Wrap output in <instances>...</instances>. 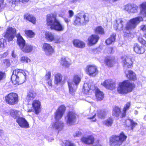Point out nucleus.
Segmentation results:
<instances>
[{
  "mask_svg": "<svg viewBox=\"0 0 146 146\" xmlns=\"http://www.w3.org/2000/svg\"><path fill=\"white\" fill-rule=\"evenodd\" d=\"M96 116V114L94 113V115H93L92 117H88V119H91L92 121L95 122L96 121V119L95 118Z\"/></svg>",
  "mask_w": 146,
  "mask_h": 146,
  "instance_id": "obj_52",
  "label": "nucleus"
},
{
  "mask_svg": "<svg viewBox=\"0 0 146 146\" xmlns=\"http://www.w3.org/2000/svg\"><path fill=\"white\" fill-rule=\"evenodd\" d=\"M24 18L31 22L33 24H35L36 22V19L35 17L33 15H31L28 14H26L25 15Z\"/></svg>",
  "mask_w": 146,
  "mask_h": 146,
  "instance_id": "obj_36",
  "label": "nucleus"
},
{
  "mask_svg": "<svg viewBox=\"0 0 146 146\" xmlns=\"http://www.w3.org/2000/svg\"><path fill=\"white\" fill-rule=\"evenodd\" d=\"M130 105L131 104L130 103L128 102H127L124 106L123 110V113L122 114V116L123 117L125 116L126 113V111L129 109Z\"/></svg>",
  "mask_w": 146,
  "mask_h": 146,
  "instance_id": "obj_42",
  "label": "nucleus"
},
{
  "mask_svg": "<svg viewBox=\"0 0 146 146\" xmlns=\"http://www.w3.org/2000/svg\"><path fill=\"white\" fill-rule=\"evenodd\" d=\"M62 146H76V145L70 141H66L63 143Z\"/></svg>",
  "mask_w": 146,
  "mask_h": 146,
  "instance_id": "obj_45",
  "label": "nucleus"
},
{
  "mask_svg": "<svg viewBox=\"0 0 146 146\" xmlns=\"http://www.w3.org/2000/svg\"><path fill=\"white\" fill-rule=\"evenodd\" d=\"M99 36L97 35H92L90 36L88 38V44L92 46L96 44L99 39Z\"/></svg>",
  "mask_w": 146,
  "mask_h": 146,
  "instance_id": "obj_18",
  "label": "nucleus"
},
{
  "mask_svg": "<svg viewBox=\"0 0 146 146\" xmlns=\"http://www.w3.org/2000/svg\"><path fill=\"white\" fill-rule=\"evenodd\" d=\"M12 57L16 59L18 58V56L17 55L14 53V51H12Z\"/></svg>",
  "mask_w": 146,
  "mask_h": 146,
  "instance_id": "obj_56",
  "label": "nucleus"
},
{
  "mask_svg": "<svg viewBox=\"0 0 146 146\" xmlns=\"http://www.w3.org/2000/svg\"><path fill=\"white\" fill-rule=\"evenodd\" d=\"M46 24L50 27L51 29L58 31L64 30V26L61 24L60 21L56 18V15L52 13L46 16Z\"/></svg>",
  "mask_w": 146,
  "mask_h": 146,
  "instance_id": "obj_1",
  "label": "nucleus"
},
{
  "mask_svg": "<svg viewBox=\"0 0 146 146\" xmlns=\"http://www.w3.org/2000/svg\"><path fill=\"white\" fill-rule=\"evenodd\" d=\"M106 114V112L104 111H101L98 114V116L100 118H104Z\"/></svg>",
  "mask_w": 146,
  "mask_h": 146,
  "instance_id": "obj_47",
  "label": "nucleus"
},
{
  "mask_svg": "<svg viewBox=\"0 0 146 146\" xmlns=\"http://www.w3.org/2000/svg\"><path fill=\"white\" fill-rule=\"evenodd\" d=\"M127 137L123 133L119 136L113 135L110 138V143L111 146H119L125 141Z\"/></svg>",
  "mask_w": 146,
  "mask_h": 146,
  "instance_id": "obj_7",
  "label": "nucleus"
},
{
  "mask_svg": "<svg viewBox=\"0 0 146 146\" xmlns=\"http://www.w3.org/2000/svg\"><path fill=\"white\" fill-rule=\"evenodd\" d=\"M125 24L124 22L121 19H118L116 20L115 23L113 27L115 29L119 30H123V26Z\"/></svg>",
  "mask_w": 146,
  "mask_h": 146,
  "instance_id": "obj_20",
  "label": "nucleus"
},
{
  "mask_svg": "<svg viewBox=\"0 0 146 146\" xmlns=\"http://www.w3.org/2000/svg\"><path fill=\"white\" fill-rule=\"evenodd\" d=\"M4 3V0H0V9L3 7Z\"/></svg>",
  "mask_w": 146,
  "mask_h": 146,
  "instance_id": "obj_59",
  "label": "nucleus"
},
{
  "mask_svg": "<svg viewBox=\"0 0 146 146\" xmlns=\"http://www.w3.org/2000/svg\"><path fill=\"white\" fill-rule=\"evenodd\" d=\"M21 113L20 111L14 110L12 109L10 111L11 115L15 119L19 117V116Z\"/></svg>",
  "mask_w": 146,
  "mask_h": 146,
  "instance_id": "obj_32",
  "label": "nucleus"
},
{
  "mask_svg": "<svg viewBox=\"0 0 146 146\" xmlns=\"http://www.w3.org/2000/svg\"><path fill=\"white\" fill-rule=\"evenodd\" d=\"M109 53H111L113 52V48H109Z\"/></svg>",
  "mask_w": 146,
  "mask_h": 146,
  "instance_id": "obj_61",
  "label": "nucleus"
},
{
  "mask_svg": "<svg viewBox=\"0 0 146 146\" xmlns=\"http://www.w3.org/2000/svg\"><path fill=\"white\" fill-rule=\"evenodd\" d=\"M63 76L62 74L57 73L54 75V82L55 84L59 85L61 84L62 82Z\"/></svg>",
  "mask_w": 146,
  "mask_h": 146,
  "instance_id": "obj_25",
  "label": "nucleus"
},
{
  "mask_svg": "<svg viewBox=\"0 0 146 146\" xmlns=\"http://www.w3.org/2000/svg\"><path fill=\"white\" fill-rule=\"evenodd\" d=\"M140 10L141 14L146 16V3H143L141 5Z\"/></svg>",
  "mask_w": 146,
  "mask_h": 146,
  "instance_id": "obj_37",
  "label": "nucleus"
},
{
  "mask_svg": "<svg viewBox=\"0 0 146 146\" xmlns=\"http://www.w3.org/2000/svg\"><path fill=\"white\" fill-rule=\"evenodd\" d=\"M123 66L130 68L132 65L133 62L130 58L126 56H124L121 57Z\"/></svg>",
  "mask_w": 146,
  "mask_h": 146,
  "instance_id": "obj_19",
  "label": "nucleus"
},
{
  "mask_svg": "<svg viewBox=\"0 0 146 146\" xmlns=\"http://www.w3.org/2000/svg\"><path fill=\"white\" fill-rule=\"evenodd\" d=\"M138 113V112L137 110H135L134 111V114L135 115L137 114Z\"/></svg>",
  "mask_w": 146,
  "mask_h": 146,
  "instance_id": "obj_63",
  "label": "nucleus"
},
{
  "mask_svg": "<svg viewBox=\"0 0 146 146\" xmlns=\"http://www.w3.org/2000/svg\"><path fill=\"white\" fill-rule=\"evenodd\" d=\"M5 76V73L0 71V81L4 78Z\"/></svg>",
  "mask_w": 146,
  "mask_h": 146,
  "instance_id": "obj_53",
  "label": "nucleus"
},
{
  "mask_svg": "<svg viewBox=\"0 0 146 146\" xmlns=\"http://www.w3.org/2000/svg\"><path fill=\"white\" fill-rule=\"evenodd\" d=\"M95 32L99 34L103 35L104 34V29L101 26L97 27L94 30Z\"/></svg>",
  "mask_w": 146,
  "mask_h": 146,
  "instance_id": "obj_38",
  "label": "nucleus"
},
{
  "mask_svg": "<svg viewBox=\"0 0 146 146\" xmlns=\"http://www.w3.org/2000/svg\"><path fill=\"white\" fill-rule=\"evenodd\" d=\"M93 146H102L100 144H98L96 145H94Z\"/></svg>",
  "mask_w": 146,
  "mask_h": 146,
  "instance_id": "obj_64",
  "label": "nucleus"
},
{
  "mask_svg": "<svg viewBox=\"0 0 146 146\" xmlns=\"http://www.w3.org/2000/svg\"><path fill=\"white\" fill-rule=\"evenodd\" d=\"M53 41L55 43H59L63 41V39L60 36H56L54 37Z\"/></svg>",
  "mask_w": 146,
  "mask_h": 146,
  "instance_id": "obj_43",
  "label": "nucleus"
},
{
  "mask_svg": "<svg viewBox=\"0 0 146 146\" xmlns=\"http://www.w3.org/2000/svg\"><path fill=\"white\" fill-rule=\"evenodd\" d=\"M46 39L48 41H52L54 39V34L51 32H46L45 34Z\"/></svg>",
  "mask_w": 146,
  "mask_h": 146,
  "instance_id": "obj_35",
  "label": "nucleus"
},
{
  "mask_svg": "<svg viewBox=\"0 0 146 146\" xmlns=\"http://www.w3.org/2000/svg\"><path fill=\"white\" fill-rule=\"evenodd\" d=\"M105 62L106 64L109 66L111 67L115 62L113 57H108L106 58Z\"/></svg>",
  "mask_w": 146,
  "mask_h": 146,
  "instance_id": "obj_30",
  "label": "nucleus"
},
{
  "mask_svg": "<svg viewBox=\"0 0 146 146\" xmlns=\"http://www.w3.org/2000/svg\"><path fill=\"white\" fill-rule=\"evenodd\" d=\"M36 96V94L32 90L29 91L28 93L27 99L29 101L33 100Z\"/></svg>",
  "mask_w": 146,
  "mask_h": 146,
  "instance_id": "obj_33",
  "label": "nucleus"
},
{
  "mask_svg": "<svg viewBox=\"0 0 146 146\" xmlns=\"http://www.w3.org/2000/svg\"><path fill=\"white\" fill-rule=\"evenodd\" d=\"M113 119L110 117L104 121L103 124L106 126H111L113 123Z\"/></svg>",
  "mask_w": 146,
  "mask_h": 146,
  "instance_id": "obj_40",
  "label": "nucleus"
},
{
  "mask_svg": "<svg viewBox=\"0 0 146 146\" xmlns=\"http://www.w3.org/2000/svg\"><path fill=\"white\" fill-rule=\"evenodd\" d=\"M116 34L113 33L106 41V42L107 44H110L113 42L115 40Z\"/></svg>",
  "mask_w": 146,
  "mask_h": 146,
  "instance_id": "obj_34",
  "label": "nucleus"
},
{
  "mask_svg": "<svg viewBox=\"0 0 146 146\" xmlns=\"http://www.w3.org/2000/svg\"><path fill=\"white\" fill-rule=\"evenodd\" d=\"M130 123L131 125V128L132 130L137 125V123L134 122L133 120L129 119L127 120L126 121V124L127 125H128L127 123Z\"/></svg>",
  "mask_w": 146,
  "mask_h": 146,
  "instance_id": "obj_41",
  "label": "nucleus"
},
{
  "mask_svg": "<svg viewBox=\"0 0 146 146\" xmlns=\"http://www.w3.org/2000/svg\"><path fill=\"white\" fill-rule=\"evenodd\" d=\"M135 87L134 83L129 80H125L119 84L117 91L120 94H125L132 92Z\"/></svg>",
  "mask_w": 146,
  "mask_h": 146,
  "instance_id": "obj_4",
  "label": "nucleus"
},
{
  "mask_svg": "<svg viewBox=\"0 0 146 146\" xmlns=\"http://www.w3.org/2000/svg\"><path fill=\"white\" fill-rule=\"evenodd\" d=\"M74 46L78 48H83L85 46L84 43L78 40H75L73 41Z\"/></svg>",
  "mask_w": 146,
  "mask_h": 146,
  "instance_id": "obj_29",
  "label": "nucleus"
},
{
  "mask_svg": "<svg viewBox=\"0 0 146 146\" xmlns=\"http://www.w3.org/2000/svg\"><path fill=\"white\" fill-rule=\"evenodd\" d=\"M25 33L27 36L30 38L33 37L35 35L34 33L31 30L25 31Z\"/></svg>",
  "mask_w": 146,
  "mask_h": 146,
  "instance_id": "obj_44",
  "label": "nucleus"
},
{
  "mask_svg": "<svg viewBox=\"0 0 146 146\" xmlns=\"http://www.w3.org/2000/svg\"><path fill=\"white\" fill-rule=\"evenodd\" d=\"M26 72L21 70L18 69L14 70L11 78L13 83L17 85L23 83L26 80Z\"/></svg>",
  "mask_w": 146,
  "mask_h": 146,
  "instance_id": "obj_3",
  "label": "nucleus"
},
{
  "mask_svg": "<svg viewBox=\"0 0 146 146\" xmlns=\"http://www.w3.org/2000/svg\"><path fill=\"white\" fill-rule=\"evenodd\" d=\"M42 48L45 54L47 55H51L54 51L52 46L50 44L47 43H44L43 44Z\"/></svg>",
  "mask_w": 146,
  "mask_h": 146,
  "instance_id": "obj_16",
  "label": "nucleus"
},
{
  "mask_svg": "<svg viewBox=\"0 0 146 146\" xmlns=\"http://www.w3.org/2000/svg\"><path fill=\"white\" fill-rule=\"evenodd\" d=\"M126 77L129 79L135 80L136 79L135 74L131 70H129L126 73Z\"/></svg>",
  "mask_w": 146,
  "mask_h": 146,
  "instance_id": "obj_31",
  "label": "nucleus"
},
{
  "mask_svg": "<svg viewBox=\"0 0 146 146\" xmlns=\"http://www.w3.org/2000/svg\"><path fill=\"white\" fill-rule=\"evenodd\" d=\"M143 21V19L141 17H138L130 19L127 22L123 30L124 32L127 34L129 33L131 30L135 29L140 22Z\"/></svg>",
  "mask_w": 146,
  "mask_h": 146,
  "instance_id": "obj_5",
  "label": "nucleus"
},
{
  "mask_svg": "<svg viewBox=\"0 0 146 146\" xmlns=\"http://www.w3.org/2000/svg\"><path fill=\"white\" fill-rule=\"evenodd\" d=\"M16 121L19 125L22 128L27 129L29 127V123L24 117H18L17 118Z\"/></svg>",
  "mask_w": 146,
  "mask_h": 146,
  "instance_id": "obj_15",
  "label": "nucleus"
},
{
  "mask_svg": "<svg viewBox=\"0 0 146 146\" xmlns=\"http://www.w3.org/2000/svg\"><path fill=\"white\" fill-rule=\"evenodd\" d=\"M63 127L64 124L62 121L55 120L54 122L51 124L50 128L53 130H56L58 132L63 129Z\"/></svg>",
  "mask_w": 146,
  "mask_h": 146,
  "instance_id": "obj_13",
  "label": "nucleus"
},
{
  "mask_svg": "<svg viewBox=\"0 0 146 146\" xmlns=\"http://www.w3.org/2000/svg\"><path fill=\"white\" fill-rule=\"evenodd\" d=\"M83 91L84 93L88 95H90L94 92L96 99L98 101L102 100L104 98V94L98 88L94 85L90 83H84L83 86Z\"/></svg>",
  "mask_w": 146,
  "mask_h": 146,
  "instance_id": "obj_2",
  "label": "nucleus"
},
{
  "mask_svg": "<svg viewBox=\"0 0 146 146\" xmlns=\"http://www.w3.org/2000/svg\"><path fill=\"white\" fill-rule=\"evenodd\" d=\"M17 43L20 48H21L25 44V40L20 34L18 33L17 34Z\"/></svg>",
  "mask_w": 146,
  "mask_h": 146,
  "instance_id": "obj_27",
  "label": "nucleus"
},
{
  "mask_svg": "<svg viewBox=\"0 0 146 146\" xmlns=\"http://www.w3.org/2000/svg\"><path fill=\"white\" fill-rule=\"evenodd\" d=\"M81 76L80 75L76 74L74 76L72 81L69 80L68 84L69 88V92L71 94H74L76 92L77 86L81 81Z\"/></svg>",
  "mask_w": 146,
  "mask_h": 146,
  "instance_id": "obj_6",
  "label": "nucleus"
},
{
  "mask_svg": "<svg viewBox=\"0 0 146 146\" xmlns=\"http://www.w3.org/2000/svg\"><path fill=\"white\" fill-rule=\"evenodd\" d=\"M140 29L143 31L146 30V25H142L140 26Z\"/></svg>",
  "mask_w": 146,
  "mask_h": 146,
  "instance_id": "obj_55",
  "label": "nucleus"
},
{
  "mask_svg": "<svg viewBox=\"0 0 146 146\" xmlns=\"http://www.w3.org/2000/svg\"><path fill=\"white\" fill-rule=\"evenodd\" d=\"M51 76V72L49 71L47 72L45 75V78L46 81H48V80H51L50 79Z\"/></svg>",
  "mask_w": 146,
  "mask_h": 146,
  "instance_id": "obj_49",
  "label": "nucleus"
},
{
  "mask_svg": "<svg viewBox=\"0 0 146 146\" xmlns=\"http://www.w3.org/2000/svg\"><path fill=\"white\" fill-rule=\"evenodd\" d=\"M64 21H65V22L67 24H68V22H69V21H70V20L67 19V18H65L64 19Z\"/></svg>",
  "mask_w": 146,
  "mask_h": 146,
  "instance_id": "obj_60",
  "label": "nucleus"
},
{
  "mask_svg": "<svg viewBox=\"0 0 146 146\" xmlns=\"http://www.w3.org/2000/svg\"><path fill=\"white\" fill-rule=\"evenodd\" d=\"M69 17L71 18L74 15V13L73 11L71 10H70L68 11Z\"/></svg>",
  "mask_w": 146,
  "mask_h": 146,
  "instance_id": "obj_54",
  "label": "nucleus"
},
{
  "mask_svg": "<svg viewBox=\"0 0 146 146\" xmlns=\"http://www.w3.org/2000/svg\"><path fill=\"white\" fill-rule=\"evenodd\" d=\"M133 48L134 51L136 53L139 54H143L145 50L144 48L137 43L134 44Z\"/></svg>",
  "mask_w": 146,
  "mask_h": 146,
  "instance_id": "obj_26",
  "label": "nucleus"
},
{
  "mask_svg": "<svg viewBox=\"0 0 146 146\" xmlns=\"http://www.w3.org/2000/svg\"><path fill=\"white\" fill-rule=\"evenodd\" d=\"M60 63L62 66L66 68H68L72 64L71 61L69 58L64 57L61 58Z\"/></svg>",
  "mask_w": 146,
  "mask_h": 146,
  "instance_id": "obj_23",
  "label": "nucleus"
},
{
  "mask_svg": "<svg viewBox=\"0 0 146 146\" xmlns=\"http://www.w3.org/2000/svg\"><path fill=\"white\" fill-rule=\"evenodd\" d=\"M138 40L140 43L146 47V41L144 40L142 37H139L138 38Z\"/></svg>",
  "mask_w": 146,
  "mask_h": 146,
  "instance_id": "obj_48",
  "label": "nucleus"
},
{
  "mask_svg": "<svg viewBox=\"0 0 146 146\" xmlns=\"http://www.w3.org/2000/svg\"><path fill=\"white\" fill-rule=\"evenodd\" d=\"M29 0H20L19 1H22L23 3H25L29 1Z\"/></svg>",
  "mask_w": 146,
  "mask_h": 146,
  "instance_id": "obj_62",
  "label": "nucleus"
},
{
  "mask_svg": "<svg viewBox=\"0 0 146 146\" xmlns=\"http://www.w3.org/2000/svg\"><path fill=\"white\" fill-rule=\"evenodd\" d=\"M48 85L49 88H51L52 87V80H51L46 81Z\"/></svg>",
  "mask_w": 146,
  "mask_h": 146,
  "instance_id": "obj_58",
  "label": "nucleus"
},
{
  "mask_svg": "<svg viewBox=\"0 0 146 146\" xmlns=\"http://www.w3.org/2000/svg\"><path fill=\"white\" fill-rule=\"evenodd\" d=\"M32 105L36 114L39 113L41 108V104L40 102L38 100H34L33 102Z\"/></svg>",
  "mask_w": 146,
  "mask_h": 146,
  "instance_id": "obj_24",
  "label": "nucleus"
},
{
  "mask_svg": "<svg viewBox=\"0 0 146 146\" xmlns=\"http://www.w3.org/2000/svg\"><path fill=\"white\" fill-rule=\"evenodd\" d=\"M121 113L120 108L117 106L115 107L113 111V115L115 117L118 116Z\"/></svg>",
  "mask_w": 146,
  "mask_h": 146,
  "instance_id": "obj_39",
  "label": "nucleus"
},
{
  "mask_svg": "<svg viewBox=\"0 0 146 146\" xmlns=\"http://www.w3.org/2000/svg\"><path fill=\"white\" fill-rule=\"evenodd\" d=\"M23 52L28 53L31 52L33 49V46L27 44H25L20 48Z\"/></svg>",
  "mask_w": 146,
  "mask_h": 146,
  "instance_id": "obj_28",
  "label": "nucleus"
},
{
  "mask_svg": "<svg viewBox=\"0 0 146 146\" xmlns=\"http://www.w3.org/2000/svg\"><path fill=\"white\" fill-rule=\"evenodd\" d=\"M76 117V114L72 111L69 112L65 117L66 123L69 125L73 124L75 122Z\"/></svg>",
  "mask_w": 146,
  "mask_h": 146,
  "instance_id": "obj_12",
  "label": "nucleus"
},
{
  "mask_svg": "<svg viewBox=\"0 0 146 146\" xmlns=\"http://www.w3.org/2000/svg\"><path fill=\"white\" fill-rule=\"evenodd\" d=\"M138 7L135 4H127L125 6V9L128 13H135L137 11Z\"/></svg>",
  "mask_w": 146,
  "mask_h": 146,
  "instance_id": "obj_22",
  "label": "nucleus"
},
{
  "mask_svg": "<svg viewBox=\"0 0 146 146\" xmlns=\"http://www.w3.org/2000/svg\"><path fill=\"white\" fill-rule=\"evenodd\" d=\"M18 95L14 93H11L7 95L5 97V100L8 104L13 105L18 102Z\"/></svg>",
  "mask_w": 146,
  "mask_h": 146,
  "instance_id": "obj_9",
  "label": "nucleus"
},
{
  "mask_svg": "<svg viewBox=\"0 0 146 146\" xmlns=\"http://www.w3.org/2000/svg\"><path fill=\"white\" fill-rule=\"evenodd\" d=\"M3 64L7 66H9L10 65L9 60L8 59H5L3 60Z\"/></svg>",
  "mask_w": 146,
  "mask_h": 146,
  "instance_id": "obj_51",
  "label": "nucleus"
},
{
  "mask_svg": "<svg viewBox=\"0 0 146 146\" xmlns=\"http://www.w3.org/2000/svg\"><path fill=\"white\" fill-rule=\"evenodd\" d=\"M82 135V132L80 131H77L74 134V137H79Z\"/></svg>",
  "mask_w": 146,
  "mask_h": 146,
  "instance_id": "obj_50",
  "label": "nucleus"
},
{
  "mask_svg": "<svg viewBox=\"0 0 146 146\" xmlns=\"http://www.w3.org/2000/svg\"><path fill=\"white\" fill-rule=\"evenodd\" d=\"M20 60L23 62L26 63H28L31 61L30 59L27 56L22 57Z\"/></svg>",
  "mask_w": 146,
  "mask_h": 146,
  "instance_id": "obj_46",
  "label": "nucleus"
},
{
  "mask_svg": "<svg viewBox=\"0 0 146 146\" xmlns=\"http://www.w3.org/2000/svg\"><path fill=\"white\" fill-rule=\"evenodd\" d=\"M87 14L84 13L78 14L76 17L74 24L75 25H84L89 21Z\"/></svg>",
  "mask_w": 146,
  "mask_h": 146,
  "instance_id": "obj_8",
  "label": "nucleus"
},
{
  "mask_svg": "<svg viewBox=\"0 0 146 146\" xmlns=\"http://www.w3.org/2000/svg\"><path fill=\"white\" fill-rule=\"evenodd\" d=\"M85 70L86 73L91 76H95L98 72L96 66L94 65H87Z\"/></svg>",
  "mask_w": 146,
  "mask_h": 146,
  "instance_id": "obj_10",
  "label": "nucleus"
},
{
  "mask_svg": "<svg viewBox=\"0 0 146 146\" xmlns=\"http://www.w3.org/2000/svg\"><path fill=\"white\" fill-rule=\"evenodd\" d=\"M4 40L1 39L0 40V47H3L4 46L3 42Z\"/></svg>",
  "mask_w": 146,
  "mask_h": 146,
  "instance_id": "obj_57",
  "label": "nucleus"
},
{
  "mask_svg": "<svg viewBox=\"0 0 146 146\" xmlns=\"http://www.w3.org/2000/svg\"><path fill=\"white\" fill-rule=\"evenodd\" d=\"M16 34V31L15 29L12 27H9L8 28L4 36L9 41H11L15 37Z\"/></svg>",
  "mask_w": 146,
  "mask_h": 146,
  "instance_id": "obj_14",
  "label": "nucleus"
},
{
  "mask_svg": "<svg viewBox=\"0 0 146 146\" xmlns=\"http://www.w3.org/2000/svg\"><path fill=\"white\" fill-rule=\"evenodd\" d=\"M82 142L87 144H93L94 142V139L92 135H88L84 136L81 139Z\"/></svg>",
  "mask_w": 146,
  "mask_h": 146,
  "instance_id": "obj_21",
  "label": "nucleus"
},
{
  "mask_svg": "<svg viewBox=\"0 0 146 146\" xmlns=\"http://www.w3.org/2000/svg\"><path fill=\"white\" fill-rule=\"evenodd\" d=\"M106 88L110 90L114 89L115 88V83L111 79L106 80L101 84Z\"/></svg>",
  "mask_w": 146,
  "mask_h": 146,
  "instance_id": "obj_17",
  "label": "nucleus"
},
{
  "mask_svg": "<svg viewBox=\"0 0 146 146\" xmlns=\"http://www.w3.org/2000/svg\"><path fill=\"white\" fill-rule=\"evenodd\" d=\"M66 108L64 105L60 106L54 113V117L55 120H59L63 116L65 111Z\"/></svg>",
  "mask_w": 146,
  "mask_h": 146,
  "instance_id": "obj_11",
  "label": "nucleus"
}]
</instances>
